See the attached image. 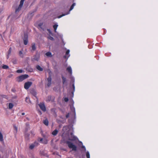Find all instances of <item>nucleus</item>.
Instances as JSON below:
<instances>
[{
  "label": "nucleus",
  "mask_w": 158,
  "mask_h": 158,
  "mask_svg": "<svg viewBox=\"0 0 158 158\" xmlns=\"http://www.w3.org/2000/svg\"><path fill=\"white\" fill-rule=\"evenodd\" d=\"M66 142L68 144L69 147L70 148L72 149L73 151H76L77 150V147L76 146L73 144L71 142L69 141H67Z\"/></svg>",
  "instance_id": "1"
},
{
  "label": "nucleus",
  "mask_w": 158,
  "mask_h": 158,
  "mask_svg": "<svg viewBox=\"0 0 158 158\" xmlns=\"http://www.w3.org/2000/svg\"><path fill=\"white\" fill-rule=\"evenodd\" d=\"M28 77V75L27 74L22 75L17 78V81L19 82H21L27 78Z\"/></svg>",
  "instance_id": "2"
},
{
  "label": "nucleus",
  "mask_w": 158,
  "mask_h": 158,
  "mask_svg": "<svg viewBox=\"0 0 158 158\" xmlns=\"http://www.w3.org/2000/svg\"><path fill=\"white\" fill-rule=\"evenodd\" d=\"M24 1L25 0H21L20 2V3L19 6L15 10V12L16 14L18 13L19 12V11H20L21 10V9L23 6V4Z\"/></svg>",
  "instance_id": "3"
},
{
  "label": "nucleus",
  "mask_w": 158,
  "mask_h": 158,
  "mask_svg": "<svg viewBox=\"0 0 158 158\" xmlns=\"http://www.w3.org/2000/svg\"><path fill=\"white\" fill-rule=\"evenodd\" d=\"M32 83L31 82L28 81L26 82L24 84V88L25 89H27L31 85Z\"/></svg>",
  "instance_id": "4"
},
{
  "label": "nucleus",
  "mask_w": 158,
  "mask_h": 158,
  "mask_svg": "<svg viewBox=\"0 0 158 158\" xmlns=\"http://www.w3.org/2000/svg\"><path fill=\"white\" fill-rule=\"evenodd\" d=\"M38 145L39 143L37 141H35L30 145L29 148L31 149H32L34 147L38 146Z\"/></svg>",
  "instance_id": "5"
},
{
  "label": "nucleus",
  "mask_w": 158,
  "mask_h": 158,
  "mask_svg": "<svg viewBox=\"0 0 158 158\" xmlns=\"http://www.w3.org/2000/svg\"><path fill=\"white\" fill-rule=\"evenodd\" d=\"M74 7V6H73V5H72L70 8V9H69V11L68 13H66L65 14H63L61 15H60L58 16V18H60L64 16H65L66 15L69 14L70 13V11L72 10L73 9Z\"/></svg>",
  "instance_id": "6"
},
{
  "label": "nucleus",
  "mask_w": 158,
  "mask_h": 158,
  "mask_svg": "<svg viewBox=\"0 0 158 158\" xmlns=\"http://www.w3.org/2000/svg\"><path fill=\"white\" fill-rule=\"evenodd\" d=\"M40 59V56L38 55H36L33 56L31 59V60L33 61H38Z\"/></svg>",
  "instance_id": "7"
},
{
  "label": "nucleus",
  "mask_w": 158,
  "mask_h": 158,
  "mask_svg": "<svg viewBox=\"0 0 158 158\" xmlns=\"http://www.w3.org/2000/svg\"><path fill=\"white\" fill-rule=\"evenodd\" d=\"M28 41V36L26 35H24L23 39L24 44L25 45L27 44Z\"/></svg>",
  "instance_id": "8"
},
{
  "label": "nucleus",
  "mask_w": 158,
  "mask_h": 158,
  "mask_svg": "<svg viewBox=\"0 0 158 158\" xmlns=\"http://www.w3.org/2000/svg\"><path fill=\"white\" fill-rule=\"evenodd\" d=\"M40 108L44 111H46V109L43 103H40L39 104Z\"/></svg>",
  "instance_id": "9"
},
{
  "label": "nucleus",
  "mask_w": 158,
  "mask_h": 158,
  "mask_svg": "<svg viewBox=\"0 0 158 158\" xmlns=\"http://www.w3.org/2000/svg\"><path fill=\"white\" fill-rule=\"evenodd\" d=\"M70 52V50H67L66 53L65 55L64 56V58L68 59V58L69 57L70 54H69Z\"/></svg>",
  "instance_id": "10"
},
{
  "label": "nucleus",
  "mask_w": 158,
  "mask_h": 158,
  "mask_svg": "<svg viewBox=\"0 0 158 158\" xmlns=\"http://www.w3.org/2000/svg\"><path fill=\"white\" fill-rule=\"evenodd\" d=\"M71 135H72V136L71 138L69 139V140L74 141L78 139L74 135H72V134H71Z\"/></svg>",
  "instance_id": "11"
},
{
  "label": "nucleus",
  "mask_w": 158,
  "mask_h": 158,
  "mask_svg": "<svg viewBox=\"0 0 158 158\" xmlns=\"http://www.w3.org/2000/svg\"><path fill=\"white\" fill-rule=\"evenodd\" d=\"M67 70L69 73L70 74H72V70L71 67H68L67 69Z\"/></svg>",
  "instance_id": "12"
},
{
  "label": "nucleus",
  "mask_w": 158,
  "mask_h": 158,
  "mask_svg": "<svg viewBox=\"0 0 158 158\" xmlns=\"http://www.w3.org/2000/svg\"><path fill=\"white\" fill-rule=\"evenodd\" d=\"M36 68L40 71H42L43 70V69L39 65H37L36 66Z\"/></svg>",
  "instance_id": "13"
},
{
  "label": "nucleus",
  "mask_w": 158,
  "mask_h": 158,
  "mask_svg": "<svg viewBox=\"0 0 158 158\" xmlns=\"http://www.w3.org/2000/svg\"><path fill=\"white\" fill-rule=\"evenodd\" d=\"M58 27V25L57 24H56L54 25H53V27L54 29V31L55 32H56V29Z\"/></svg>",
  "instance_id": "14"
},
{
  "label": "nucleus",
  "mask_w": 158,
  "mask_h": 158,
  "mask_svg": "<svg viewBox=\"0 0 158 158\" xmlns=\"http://www.w3.org/2000/svg\"><path fill=\"white\" fill-rule=\"evenodd\" d=\"M45 55L48 57H51L52 56V53L50 52H47L46 53Z\"/></svg>",
  "instance_id": "15"
},
{
  "label": "nucleus",
  "mask_w": 158,
  "mask_h": 158,
  "mask_svg": "<svg viewBox=\"0 0 158 158\" xmlns=\"http://www.w3.org/2000/svg\"><path fill=\"white\" fill-rule=\"evenodd\" d=\"M14 106V105L11 103H10L9 104L8 107L10 109H11Z\"/></svg>",
  "instance_id": "16"
},
{
  "label": "nucleus",
  "mask_w": 158,
  "mask_h": 158,
  "mask_svg": "<svg viewBox=\"0 0 158 158\" xmlns=\"http://www.w3.org/2000/svg\"><path fill=\"white\" fill-rule=\"evenodd\" d=\"M68 129L69 127L68 126H64L63 128V131L65 132Z\"/></svg>",
  "instance_id": "17"
},
{
  "label": "nucleus",
  "mask_w": 158,
  "mask_h": 158,
  "mask_svg": "<svg viewBox=\"0 0 158 158\" xmlns=\"http://www.w3.org/2000/svg\"><path fill=\"white\" fill-rule=\"evenodd\" d=\"M3 136L1 131H0V141L1 142H3Z\"/></svg>",
  "instance_id": "18"
},
{
  "label": "nucleus",
  "mask_w": 158,
  "mask_h": 158,
  "mask_svg": "<svg viewBox=\"0 0 158 158\" xmlns=\"http://www.w3.org/2000/svg\"><path fill=\"white\" fill-rule=\"evenodd\" d=\"M44 123L46 126H48V121L47 119H46L43 121Z\"/></svg>",
  "instance_id": "19"
},
{
  "label": "nucleus",
  "mask_w": 158,
  "mask_h": 158,
  "mask_svg": "<svg viewBox=\"0 0 158 158\" xmlns=\"http://www.w3.org/2000/svg\"><path fill=\"white\" fill-rule=\"evenodd\" d=\"M58 132V131L57 130H55L54 131L52 132V134L54 135L55 136L57 135Z\"/></svg>",
  "instance_id": "20"
},
{
  "label": "nucleus",
  "mask_w": 158,
  "mask_h": 158,
  "mask_svg": "<svg viewBox=\"0 0 158 158\" xmlns=\"http://www.w3.org/2000/svg\"><path fill=\"white\" fill-rule=\"evenodd\" d=\"M11 51V48H10L8 52V55H7V58L8 59L9 57V55L10 54Z\"/></svg>",
  "instance_id": "21"
},
{
  "label": "nucleus",
  "mask_w": 158,
  "mask_h": 158,
  "mask_svg": "<svg viewBox=\"0 0 158 158\" xmlns=\"http://www.w3.org/2000/svg\"><path fill=\"white\" fill-rule=\"evenodd\" d=\"M25 101L27 102L28 103H31V101L30 100V99L28 97H26V99H25Z\"/></svg>",
  "instance_id": "22"
},
{
  "label": "nucleus",
  "mask_w": 158,
  "mask_h": 158,
  "mask_svg": "<svg viewBox=\"0 0 158 158\" xmlns=\"http://www.w3.org/2000/svg\"><path fill=\"white\" fill-rule=\"evenodd\" d=\"M31 48L32 50L33 51H35L36 49V47L35 46V45L34 44H32V45L31 46Z\"/></svg>",
  "instance_id": "23"
},
{
  "label": "nucleus",
  "mask_w": 158,
  "mask_h": 158,
  "mask_svg": "<svg viewBox=\"0 0 158 158\" xmlns=\"http://www.w3.org/2000/svg\"><path fill=\"white\" fill-rule=\"evenodd\" d=\"M86 155L87 158H90V154L89 151H87L86 152Z\"/></svg>",
  "instance_id": "24"
},
{
  "label": "nucleus",
  "mask_w": 158,
  "mask_h": 158,
  "mask_svg": "<svg viewBox=\"0 0 158 158\" xmlns=\"http://www.w3.org/2000/svg\"><path fill=\"white\" fill-rule=\"evenodd\" d=\"M29 135L28 134L26 133L25 134V138L26 139L28 140L29 139Z\"/></svg>",
  "instance_id": "25"
},
{
  "label": "nucleus",
  "mask_w": 158,
  "mask_h": 158,
  "mask_svg": "<svg viewBox=\"0 0 158 158\" xmlns=\"http://www.w3.org/2000/svg\"><path fill=\"white\" fill-rule=\"evenodd\" d=\"M2 68L3 69H7L9 68V67L7 65H4L2 66Z\"/></svg>",
  "instance_id": "26"
},
{
  "label": "nucleus",
  "mask_w": 158,
  "mask_h": 158,
  "mask_svg": "<svg viewBox=\"0 0 158 158\" xmlns=\"http://www.w3.org/2000/svg\"><path fill=\"white\" fill-rule=\"evenodd\" d=\"M47 80L48 82H51L52 78L51 76H50L47 79Z\"/></svg>",
  "instance_id": "27"
},
{
  "label": "nucleus",
  "mask_w": 158,
  "mask_h": 158,
  "mask_svg": "<svg viewBox=\"0 0 158 158\" xmlns=\"http://www.w3.org/2000/svg\"><path fill=\"white\" fill-rule=\"evenodd\" d=\"M62 79L63 80V84H64L66 81V79L64 77H62Z\"/></svg>",
  "instance_id": "28"
},
{
  "label": "nucleus",
  "mask_w": 158,
  "mask_h": 158,
  "mask_svg": "<svg viewBox=\"0 0 158 158\" xmlns=\"http://www.w3.org/2000/svg\"><path fill=\"white\" fill-rule=\"evenodd\" d=\"M51 99V97L50 96H48V97L46 100V101L47 102H49L50 101Z\"/></svg>",
  "instance_id": "29"
},
{
  "label": "nucleus",
  "mask_w": 158,
  "mask_h": 158,
  "mask_svg": "<svg viewBox=\"0 0 158 158\" xmlns=\"http://www.w3.org/2000/svg\"><path fill=\"white\" fill-rule=\"evenodd\" d=\"M48 39L51 40H54V39L53 38L50 36H49L48 37Z\"/></svg>",
  "instance_id": "30"
},
{
  "label": "nucleus",
  "mask_w": 158,
  "mask_h": 158,
  "mask_svg": "<svg viewBox=\"0 0 158 158\" xmlns=\"http://www.w3.org/2000/svg\"><path fill=\"white\" fill-rule=\"evenodd\" d=\"M19 55H20V56H21L22 57H23V52L22 51H20L19 52Z\"/></svg>",
  "instance_id": "31"
},
{
  "label": "nucleus",
  "mask_w": 158,
  "mask_h": 158,
  "mask_svg": "<svg viewBox=\"0 0 158 158\" xmlns=\"http://www.w3.org/2000/svg\"><path fill=\"white\" fill-rule=\"evenodd\" d=\"M22 72L23 70L21 69H19L17 71V72L18 73H22Z\"/></svg>",
  "instance_id": "32"
},
{
  "label": "nucleus",
  "mask_w": 158,
  "mask_h": 158,
  "mask_svg": "<svg viewBox=\"0 0 158 158\" xmlns=\"http://www.w3.org/2000/svg\"><path fill=\"white\" fill-rule=\"evenodd\" d=\"M48 31V33L50 34H51L52 35V33L51 32V30L50 29H47Z\"/></svg>",
  "instance_id": "33"
},
{
  "label": "nucleus",
  "mask_w": 158,
  "mask_h": 158,
  "mask_svg": "<svg viewBox=\"0 0 158 158\" xmlns=\"http://www.w3.org/2000/svg\"><path fill=\"white\" fill-rule=\"evenodd\" d=\"M64 100L65 102H67L69 100V99L67 98H64Z\"/></svg>",
  "instance_id": "34"
},
{
  "label": "nucleus",
  "mask_w": 158,
  "mask_h": 158,
  "mask_svg": "<svg viewBox=\"0 0 158 158\" xmlns=\"http://www.w3.org/2000/svg\"><path fill=\"white\" fill-rule=\"evenodd\" d=\"M14 127L15 129V130L16 132H17V130H18L17 127L16 126H14Z\"/></svg>",
  "instance_id": "35"
},
{
  "label": "nucleus",
  "mask_w": 158,
  "mask_h": 158,
  "mask_svg": "<svg viewBox=\"0 0 158 158\" xmlns=\"http://www.w3.org/2000/svg\"><path fill=\"white\" fill-rule=\"evenodd\" d=\"M40 141L42 143H44V142H43V139L42 138H40Z\"/></svg>",
  "instance_id": "36"
},
{
  "label": "nucleus",
  "mask_w": 158,
  "mask_h": 158,
  "mask_svg": "<svg viewBox=\"0 0 158 158\" xmlns=\"http://www.w3.org/2000/svg\"><path fill=\"white\" fill-rule=\"evenodd\" d=\"M51 82H48V83L47 84V85L49 87L51 85Z\"/></svg>",
  "instance_id": "37"
},
{
  "label": "nucleus",
  "mask_w": 158,
  "mask_h": 158,
  "mask_svg": "<svg viewBox=\"0 0 158 158\" xmlns=\"http://www.w3.org/2000/svg\"><path fill=\"white\" fill-rule=\"evenodd\" d=\"M82 148H84V150H85V151H86V148H85V146H82Z\"/></svg>",
  "instance_id": "38"
},
{
  "label": "nucleus",
  "mask_w": 158,
  "mask_h": 158,
  "mask_svg": "<svg viewBox=\"0 0 158 158\" xmlns=\"http://www.w3.org/2000/svg\"><path fill=\"white\" fill-rule=\"evenodd\" d=\"M69 117V114L68 113L66 115V118H68Z\"/></svg>",
  "instance_id": "39"
},
{
  "label": "nucleus",
  "mask_w": 158,
  "mask_h": 158,
  "mask_svg": "<svg viewBox=\"0 0 158 158\" xmlns=\"http://www.w3.org/2000/svg\"><path fill=\"white\" fill-rule=\"evenodd\" d=\"M39 26L42 29V27H41V26H42V24H41V23L39 25Z\"/></svg>",
  "instance_id": "40"
},
{
  "label": "nucleus",
  "mask_w": 158,
  "mask_h": 158,
  "mask_svg": "<svg viewBox=\"0 0 158 158\" xmlns=\"http://www.w3.org/2000/svg\"><path fill=\"white\" fill-rule=\"evenodd\" d=\"M72 5L74 6L76 5V3H73Z\"/></svg>",
  "instance_id": "41"
},
{
  "label": "nucleus",
  "mask_w": 158,
  "mask_h": 158,
  "mask_svg": "<svg viewBox=\"0 0 158 158\" xmlns=\"http://www.w3.org/2000/svg\"><path fill=\"white\" fill-rule=\"evenodd\" d=\"M73 89L74 90V89H75V86H74V84L73 85Z\"/></svg>",
  "instance_id": "42"
},
{
  "label": "nucleus",
  "mask_w": 158,
  "mask_h": 158,
  "mask_svg": "<svg viewBox=\"0 0 158 158\" xmlns=\"http://www.w3.org/2000/svg\"><path fill=\"white\" fill-rule=\"evenodd\" d=\"M73 89L74 90V89H75V86H74V84L73 85Z\"/></svg>",
  "instance_id": "43"
},
{
  "label": "nucleus",
  "mask_w": 158,
  "mask_h": 158,
  "mask_svg": "<svg viewBox=\"0 0 158 158\" xmlns=\"http://www.w3.org/2000/svg\"><path fill=\"white\" fill-rule=\"evenodd\" d=\"M25 114V113H22V115H24Z\"/></svg>",
  "instance_id": "44"
},
{
  "label": "nucleus",
  "mask_w": 158,
  "mask_h": 158,
  "mask_svg": "<svg viewBox=\"0 0 158 158\" xmlns=\"http://www.w3.org/2000/svg\"><path fill=\"white\" fill-rule=\"evenodd\" d=\"M16 97H17L16 96H15V97H14L13 98H16Z\"/></svg>",
  "instance_id": "45"
},
{
  "label": "nucleus",
  "mask_w": 158,
  "mask_h": 158,
  "mask_svg": "<svg viewBox=\"0 0 158 158\" xmlns=\"http://www.w3.org/2000/svg\"><path fill=\"white\" fill-rule=\"evenodd\" d=\"M27 119L28 120H29V119L28 118H27Z\"/></svg>",
  "instance_id": "46"
},
{
  "label": "nucleus",
  "mask_w": 158,
  "mask_h": 158,
  "mask_svg": "<svg viewBox=\"0 0 158 158\" xmlns=\"http://www.w3.org/2000/svg\"><path fill=\"white\" fill-rule=\"evenodd\" d=\"M73 109H74V112H75V109L74 108Z\"/></svg>",
  "instance_id": "47"
}]
</instances>
